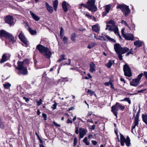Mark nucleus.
<instances>
[{
    "mask_svg": "<svg viewBox=\"0 0 147 147\" xmlns=\"http://www.w3.org/2000/svg\"><path fill=\"white\" fill-rule=\"evenodd\" d=\"M114 49L118 55L119 59L121 61L123 60L122 55L125 53L129 50L128 48H123L119 44L117 43L114 45Z\"/></svg>",
    "mask_w": 147,
    "mask_h": 147,
    "instance_id": "1",
    "label": "nucleus"
},
{
    "mask_svg": "<svg viewBox=\"0 0 147 147\" xmlns=\"http://www.w3.org/2000/svg\"><path fill=\"white\" fill-rule=\"evenodd\" d=\"M37 49L46 58L50 59L52 55V53L49 49L41 44L37 46Z\"/></svg>",
    "mask_w": 147,
    "mask_h": 147,
    "instance_id": "2",
    "label": "nucleus"
},
{
    "mask_svg": "<svg viewBox=\"0 0 147 147\" xmlns=\"http://www.w3.org/2000/svg\"><path fill=\"white\" fill-rule=\"evenodd\" d=\"M95 0H88L86 5L81 3L79 8H82V7H86L89 11L92 12L95 11H96L97 9L95 5Z\"/></svg>",
    "mask_w": 147,
    "mask_h": 147,
    "instance_id": "3",
    "label": "nucleus"
},
{
    "mask_svg": "<svg viewBox=\"0 0 147 147\" xmlns=\"http://www.w3.org/2000/svg\"><path fill=\"white\" fill-rule=\"evenodd\" d=\"M18 67L16 69L19 70L18 74L26 75L28 74V72L27 68L22 62L19 61L18 62Z\"/></svg>",
    "mask_w": 147,
    "mask_h": 147,
    "instance_id": "4",
    "label": "nucleus"
},
{
    "mask_svg": "<svg viewBox=\"0 0 147 147\" xmlns=\"http://www.w3.org/2000/svg\"><path fill=\"white\" fill-rule=\"evenodd\" d=\"M124 106H122L119 102H116L115 105L111 107V111L117 118L118 113V111L119 110L122 111L124 109Z\"/></svg>",
    "mask_w": 147,
    "mask_h": 147,
    "instance_id": "5",
    "label": "nucleus"
},
{
    "mask_svg": "<svg viewBox=\"0 0 147 147\" xmlns=\"http://www.w3.org/2000/svg\"><path fill=\"white\" fill-rule=\"evenodd\" d=\"M116 8L117 9H120L125 16H127L130 13V11L129 7L125 5H117Z\"/></svg>",
    "mask_w": 147,
    "mask_h": 147,
    "instance_id": "6",
    "label": "nucleus"
},
{
    "mask_svg": "<svg viewBox=\"0 0 147 147\" xmlns=\"http://www.w3.org/2000/svg\"><path fill=\"white\" fill-rule=\"evenodd\" d=\"M120 143L121 146H124V143L127 146L129 147L131 144L130 140L129 137L127 136L126 138L125 139L124 136L121 133H120Z\"/></svg>",
    "mask_w": 147,
    "mask_h": 147,
    "instance_id": "7",
    "label": "nucleus"
},
{
    "mask_svg": "<svg viewBox=\"0 0 147 147\" xmlns=\"http://www.w3.org/2000/svg\"><path fill=\"white\" fill-rule=\"evenodd\" d=\"M123 70L125 76L128 77H130L131 76L130 68L127 65L125 64L123 65Z\"/></svg>",
    "mask_w": 147,
    "mask_h": 147,
    "instance_id": "8",
    "label": "nucleus"
},
{
    "mask_svg": "<svg viewBox=\"0 0 147 147\" xmlns=\"http://www.w3.org/2000/svg\"><path fill=\"white\" fill-rule=\"evenodd\" d=\"M18 37L20 40L23 42L24 44L26 45H27L28 44V41L22 31H21V32L18 35Z\"/></svg>",
    "mask_w": 147,
    "mask_h": 147,
    "instance_id": "9",
    "label": "nucleus"
},
{
    "mask_svg": "<svg viewBox=\"0 0 147 147\" xmlns=\"http://www.w3.org/2000/svg\"><path fill=\"white\" fill-rule=\"evenodd\" d=\"M108 29L109 31H114L115 32H116V30L117 29V26L115 25H107L106 30Z\"/></svg>",
    "mask_w": 147,
    "mask_h": 147,
    "instance_id": "10",
    "label": "nucleus"
},
{
    "mask_svg": "<svg viewBox=\"0 0 147 147\" xmlns=\"http://www.w3.org/2000/svg\"><path fill=\"white\" fill-rule=\"evenodd\" d=\"M111 7V5L110 4H108L104 6L105 11L102 13V16H105L109 12Z\"/></svg>",
    "mask_w": 147,
    "mask_h": 147,
    "instance_id": "11",
    "label": "nucleus"
},
{
    "mask_svg": "<svg viewBox=\"0 0 147 147\" xmlns=\"http://www.w3.org/2000/svg\"><path fill=\"white\" fill-rule=\"evenodd\" d=\"M5 22L11 26L13 23V19L12 17L11 16H7L5 18Z\"/></svg>",
    "mask_w": 147,
    "mask_h": 147,
    "instance_id": "12",
    "label": "nucleus"
},
{
    "mask_svg": "<svg viewBox=\"0 0 147 147\" xmlns=\"http://www.w3.org/2000/svg\"><path fill=\"white\" fill-rule=\"evenodd\" d=\"M87 130L84 128H80L79 130L80 138H82L86 134Z\"/></svg>",
    "mask_w": 147,
    "mask_h": 147,
    "instance_id": "13",
    "label": "nucleus"
},
{
    "mask_svg": "<svg viewBox=\"0 0 147 147\" xmlns=\"http://www.w3.org/2000/svg\"><path fill=\"white\" fill-rule=\"evenodd\" d=\"M6 38L8 39L10 42L13 44L16 42V40L14 37L13 35L9 33L6 37Z\"/></svg>",
    "mask_w": 147,
    "mask_h": 147,
    "instance_id": "14",
    "label": "nucleus"
},
{
    "mask_svg": "<svg viewBox=\"0 0 147 147\" xmlns=\"http://www.w3.org/2000/svg\"><path fill=\"white\" fill-rule=\"evenodd\" d=\"M69 4L65 1H64L62 4V6L63 11L65 12H67L68 11V7Z\"/></svg>",
    "mask_w": 147,
    "mask_h": 147,
    "instance_id": "15",
    "label": "nucleus"
},
{
    "mask_svg": "<svg viewBox=\"0 0 147 147\" xmlns=\"http://www.w3.org/2000/svg\"><path fill=\"white\" fill-rule=\"evenodd\" d=\"M100 28L99 25L98 24L93 25L92 26V30L96 32H98L100 30Z\"/></svg>",
    "mask_w": 147,
    "mask_h": 147,
    "instance_id": "16",
    "label": "nucleus"
},
{
    "mask_svg": "<svg viewBox=\"0 0 147 147\" xmlns=\"http://www.w3.org/2000/svg\"><path fill=\"white\" fill-rule=\"evenodd\" d=\"M124 37L126 40H134V37L133 35L131 34H126L124 35Z\"/></svg>",
    "mask_w": 147,
    "mask_h": 147,
    "instance_id": "17",
    "label": "nucleus"
},
{
    "mask_svg": "<svg viewBox=\"0 0 147 147\" xmlns=\"http://www.w3.org/2000/svg\"><path fill=\"white\" fill-rule=\"evenodd\" d=\"M8 55L7 54H3L2 56V58L1 61H0L1 63H3L5 62L6 61L9 59L7 57Z\"/></svg>",
    "mask_w": 147,
    "mask_h": 147,
    "instance_id": "18",
    "label": "nucleus"
},
{
    "mask_svg": "<svg viewBox=\"0 0 147 147\" xmlns=\"http://www.w3.org/2000/svg\"><path fill=\"white\" fill-rule=\"evenodd\" d=\"M90 69L89 70L91 72L93 73L95 71V65L93 62H91L90 64Z\"/></svg>",
    "mask_w": 147,
    "mask_h": 147,
    "instance_id": "19",
    "label": "nucleus"
},
{
    "mask_svg": "<svg viewBox=\"0 0 147 147\" xmlns=\"http://www.w3.org/2000/svg\"><path fill=\"white\" fill-rule=\"evenodd\" d=\"M45 5L47 10L49 12L52 13L53 11V7L50 5L47 2L45 3Z\"/></svg>",
    "mask_w": 147,
    "mask_h": 147,
    "instance_id": "20",
    "label": "nucleus"
},
{
    "mask_svg": "<svg viewBox=\"0 0 147 147\" xmlns=\"http://www.w3.org/2000/svg\"><path fill=\"white\" fill-rule=\"evenodd\" d=\"M139 82L136 79L133 80L131 82L130 84L131 86H136L138 85Z\"/></svg>",
    "mask_w": 147,
    "mask_h": 147,
    "instance_id": "21",
    "label": "nucleus"
},
{
    "mask_svg": "<svg viewBox=\"0 0 147 147\" xmlns=\"http://www.w3.org/2000/svg\"><path fill=\"white\" fill-rule=\"evenodd\" d=\"M9 33L7 32L4 30H2L0 32V35L1 36L4 37L5 38L7 37Z\"/></svg>",
    "mask_w": 147,
    "mask_h": 147,
    "instance_id": "22",
    "label": "nucleus"
},
{
    "mask_svg": "<svg viewBox=\"0 0 147 147\" xmlns=\"http://www.w3.org/2000/svg\"><path fill=\"white\" fill-rule=\"evenodd\" d=\"M30 14L32 16L34 20L38 21L40 20V18L32 11H30Z\"/></svg>",
    "mask_w": 147,
    "mask_h": 147,
    "instance_id": "23",
    "label": "nucleus"
},
{
    "mask_svg": "<svg viewBox=\"0 0 147 147\" xmlns=\"http://www.w3.org/2000/svg\"><path fill=\"white\" fill-rule=\"evenodd\" d=\"M134 45L137 47H139L142 46V42L140 40L136 41L134 42Z\"/></svg>",
    "mask_w": 147,
    "mask_h": 147,
    "instance_id": "24",
    "label": "nucleus"
},
{
    "mask_svg": "<svg viewBox=\"0 0 147 147\" xmlns=\"http://www.w3.org/2000/svg\"><path fill=\"white\" fill-rule=\"evenodd\" d=\"M58 4V1L57 0H55L53 1V4L54 10L56 11Z\"/></svg>",
    "mask_w": 147,
    "mask_h": 147,
    "instance_id": "25",
    "label": "nucleus"
},
{
    "mask_svg": "<svg viewBox=\"0 0 147 147\" xmlns=\"http://www.w3.org/2000/svg\"><path fill=\"white\" fill-rule=\"evenodd\" d=\"M139 119H138L137 118L135 119L134 120V125L132 127V129H134L135 128L136 126H138V125Z\"/></svg>",
    "mask_w": 147,
    "mask_h": 147,
    "instance_id": "26",
    "label": "nucleus"
},
{
    "mask_svg": "<svg viewBox=\"0 0 147 147\" xmlns=\"http://www.w3.org/2000/svg\"><path fill=\"white\" fill-rule=\"evenodd\" d=\"M28 30L30 33L32 35H35L36 34L37 32L36 30L32 29L30 28H28Z\"/></svg>",
    "mask_w": 147,
    "mask_h": 147,
    "instance_id": "27",
    "label": "nucleus"
},
{
    "mask_svg": "<svg viewBox=\"0 0 147 147\" xmlns=\"http://www.w3.org/2000/svg\"><path fill=\"white\" fill-rule=\"evenodd\" d=\"M142 118L143 121L147 125V115L143 114L142 115Z\"/></svg>",
    "mask_w": 147,
    "mask_h": 147,
    "instance_id": "28",
    "label": "nucleus"
},
{
    "mask_svg": "<svg viewBox=\"0 0 147 147\" xmlns=\"http://www.w3.org/2000/svg\"><path fill=\"white\" fill-rule=\"evenodd\" d=\"M76 36L75 33H74L71 34V39L72 41L75 42L76 40Z\"/></svg>",
    "mask_w": 147,
    "mask_h": 147,
    "instance_id": "29",
    "label": "nucleus"
},
{
    "mask_svg": "<svg viewBox=\"0 0 147 147\" xmlns=\"http://www.w3.org/2000/svg\"><path fill=\"white\" fill-rule=\"evenodd\" d=\"M96 45V44L95 42H92L89 43L88 45V48L89 49H91L94 47Z\"/></svg>",
    "mask_w": 147,
    "mask_h": 147,
    "instance_id": "30",
    "label": "nucleus"
},
{
    "mask_svg": "<svg viewBox=\"0 0 147 147\" xmlns=\"http://www.w3.org/2000/svg\"><path fill=\"white\" fill-rule=\"evenodd\" d=\"M83 142L87 146H89L90 144V143L88 141V138L86 137H85L84 138L83 140Z\"/></svg>",
    "mask_w": 147,
    "mask_h": 147,
    "instance_id": "31",
    "label": "nucleus"
},
{
    "mask_svg": "<svg viewBox=\"0 0 147 147\" xmlns=\"http://www.w3.org/2000/svg\"><path fill=\"white\" fill-rule=\"evenodd\" d=\"M3 86L5 88L8 89L10 88L11 86V84L8 82L3 84Z\"/></svg>",
    "mask_w": 147,
    "mask_h": 147,
    "instance_id": "32",
    "label": "nucleus"
},
{
    "mask_svg": "<svg viewBox=\"0 0 147 147\" xmlns=\"http://www.w3.org/2000/svg\"><path fill=\"white\" fill-rule=\"evenodd\" d=\"M114 61H109L108 63L106 65V66L109 68H110L112 66L113 63H114Z\"/></svg>",
    "mask_w": 147,
    "mask_h": 147,
    "instance_id": "33",
    "label": "nucleus"
},
{
    "mask_svg": "<svg viewBox=\"0 0 147 147\" xmlns=\"http://www.w3.org/2000/svg\"><path fill=\"white\" fill-rule=\"evenodd\" d=\"M22 62L26 66L29 64V60L28 59H26L22 61Z\"/></svg>",
    "mask_w": 147,
    "mask_h": 147,
    "instance_id": "34",
    "label": "nucleus"
},
{
    "mask_svg": "<svg viewBox=\"0 0 147 147\" xmlns=\"http://www.w3.org/2000/svg\"><path fill=\"white\" fill-rule=\"evenodd\" d=\"M105 36L106 38L109 40L111 41H112L114 42H116V41L115 40L112 39L109 37V36L107 35H105Z\"/></svg>",
    "mask_w": 147,
    "mask_h": 147,
    "instance_id": "35",
    "label": "nucleus"
},
{
    "mask_svg": "<svg viewBox=\"0 0 147 147\" xmlns=\"http://www.w3.org/2000/svg\"><path fill=\"white\" fill-rule=\"evenodd\" d=\"M60 36H61V38H62L63 37L64 34H63V29L62 27L61 28V30L60 33Z\"/></svg>",
    "mask_w": 147,
    "mask_h": 147,
    "instance_id": "36",
    "label": "nucleus"
},
{
    "mask_svg": "<svg viewBox=\"0 0 147 147\" xmlns=\"http://www.w3.org/2000/svg\"><path fill=\"white\" fill-rule=\"evenodd\" d=\"M142 76L143 74L142 73L140 74L138 76L137 78H136V79L137 80H138V81L139 82L140 80L141 79Z\"/></svg>",
    "mask_w": 147,
    "mask_h": 147,
    "instance_id": "37",
    "label": "nucleus"
},
{
    "mask_svg": "<svg viewBox=\"0 0 147 147\" xmlns=\"http://www.w3.org/2000/svg\"><path fill=\"white\" fill-rule=\"evenodd\" d=\"M107 24H111L112 25H115V22L113 20H110L107 22Z\"/></svg>",
    "mask_w": 147,
    "mask_h": 147,
    "instance_id": "38",
    "label": "nucleus"
},
{
    "mask_svg": "<svg viewBox=\"0 0 147 147\" xmlns=\"http://www.w3.org/2000/svg\"><path fill=\"white\" fill-rule=\"evenodd\" d=\"M94 115V114H93V112L91 111H89L88 112V113L87 114V116L86 117V118H88V117L91 115Z\"/></svg>",
    "mask_w": 147,
    "mask_h": 147,
    "instance_id": "39",
    "label": "nucleus"
},
{
    "mask_svg": "<svg viewBox=\"0 0 147 147\" xmlns=\"http://www.w3.org/2000/svg\"><path fill=\"white\" fill-rule=\"evenodd\" d=\"M4 127V125L1 120L0 118V128H3Z\"/></svg>",
    "mask_w": 147,
    "mask_h": 147,
    "instance_id": "40",
    "label": "nucleus"
},
{
    "mask_svg": "<svg viewBox=\"0 0 147 147\" xmlns=\"http://www.w3.org/2000/svg\"><path fill=\"white\" fill-rule=\"evenodd\" d=\"M112 82H113V81L112 80H110L108 82H105V86H109V85H110L111 84Z\"/></svg>",
    "mask_w": 147,
    "mask_h": 147,
    "instance_id": "41",
    "label": "nucleus"
},
{
    "mask_svg": "<svg viewBox=\"0 0 147 147\" xmlns=\"http://www.w3.org/2000/svg\"><path fill=\"white\" fill-rule=\"evenodd\" d=\"M57 105V103L56 102H55L54 104L51 107V108L53 109V110H54L56 109Z\"/></svg>",
    "mask_w": 147,
    "mask_h": 147,
    "instance_id": "42",
    "label": "nucleus"
},
{
    "mask_svg": "<svg viewBox=\"0 0 147 147\" xmlns=\"http://www.w3.org/2000/svg\"><path fill=\"white\" fill-rule=\"evenodd\" d=\"M42 102H43V101L42 100V99L41 98L40 99H39V101H36V102L37 103V105L38 106H40L42 103Z\"/></svg>",
    "mask_w": 147,
    "mask_h": 147,
    "instance_id": "43",
    "label": "nucleus"
},
{
    "mask_svg": "<svg viewBox=\"0 0 147 147\" xmlns=\"http://www.w3.org/2000/svg\"><path fill=\"white\" fill-rule=\"evenodd\" d=\"M63 40L65 44H66L68 42L67 38L66 37H64L63 38Z\"/></svg>",
    "mask_w": 147,
    "mask_h": 147,
    "instance_id": "44",
    "label": "nucleus"
},
{
    "mask_svg": "<svg viewBox=\"0 0 147 147\" xmlns=\"http://www.w3.org/2000/svg\"><path fill=\"white\" fill-rule=\"evenodd\" d=\"M121 23L124 24L128 28H129L127 24L125 21L124 20H122L121 21Z\"/></svg>",
    "mask_w": 147,
    "mask_h": 147,
    "instance_id": "45",
    "label": "nucleus"
},
{
    "mask_svg": "<svg viewBox=\"0 0 147 147\" xmlns=\"http://www.w3.org/2000/svg\"><path fill=\"white\" fill-rule=\"evenodd\" d=\"M85 16H87L89 19H92V16L90 15L88 13H86L85 14Z\"/></svg>",
    "mask_w": 147,
    "mask_h": 147,
    "instance_id": "46",
    "label": "nucleus"
},
{
    "mask_svg": "<svg viewBox=\"0 0 147 147\" xmlns=\"http://www.w3.org/2000/svg\"><path fill=\"white\" fill-rule=\"evenodd\" d=\"M130 54H133V51L132 49H131L130 50V51L129 52H128L126 54V56H128Z\"/></svg>",
    "mask_w": 147,
    "mask_h": 147,
    "instance_id": "47",
    "label": "nucleus"
},
{
    "mask_svg": "<svg viewBox=\"0 0 147 147\" xmlns=\"http://www.w3.org/2000/svg\"><path fill=\"white\" fill-rule=\"evenodd\" d=\"M87 92L90 93V95H92L94 94V92L88 89Z\"/></svg>",
    "mask_w": 147,
    "mask_h": 147,
    "instance_id": "48",
    "label": "nucleus"
},
{
    "mask_svg": "<svg viewBox=\"0 0 147 147\" xmlns=\"http://www.w3.org/2000/svg\"><path fill=\"white\" fill-rule=\"evenodd\" d=\"M77 139L76 137H75L74 139V145L75 146L77 144Z\"/></svg>",
    "mask_w": 147,
    "mask_h": 147,
    "instance_id": "49",
    "label": "nucleus"
},
{
    "mask_svg": "<svg viewBox=\"0 0 147 147\" xmlns=\"http://www.w3.org/2000/svg\"><path fill=\"white\" fill-rule=\"evenodd\" d=\"M123 100H126L127 101V102L129 103V104L131 103L130 100L129 98H125L124 99L121 100V101Z\"/></svg>",
    "mask_w": 147,
    "mask_h": 147,
    "instance_id": "50",
    "label": "nucleus"
},
{
    "mask_svg": "<svg viewBox=\"0 0 147 147\" xmlns=\"http://www.w3.org/2000/svg\"><path fill=\"white\" fill-rule=\"evenodd\" d=\"M73 123L72 121L70 120L69 118H68L67 121H66V123L67 124L69 123Z\"/></svg>",
    "mask_w": 147,
    "mask_h": 147,
    "instance_id": "51",
    "label": "nucleus"
},
{
    "mask_svg": "<svg viewBox=\"0 0 147 147\" xmlns=\"http://www.w3.org/2000/svg\"><path fill=\"white\" fill-rule=\"evenodd\" d=\"M65 55L64 54H62L60 57L61 59L63 60L65 59L66 58H65Z\"/></svg>",
    "mask_w": 147,
    "mask_h": 147,
    "instance_id": "52",
    "label": "nucleus"
},
{
    "mask_svg": "<svg viewBox=\"0 0 147 147\" xmlns=\"http://www.w3.org/2000/svg\"><path fill=\"white\" fill-rule=\"evenodd\" d=\"M23 98L25 100V101L27 102H28L29 101V98H26L25 97H23Z\"/></svg>",
    "mask_w": 147,
    "mask_h": 147,
    "instance_id": "53",
    "label": "nucleus"
},
{
    "mask_svg": "<svg viewBox=\"0 0 147 147\" xmlns=\"http://www.w3.org/2000/svg\"><path fill=\"white\" fill-rule=\"evenodd\" d=\"M91 142H92V143L94 145H96L97 144V142L96 141L92 140Z\"/></svg>",
    "mask_w": 147,
    "mask_h": 147,
    "instance_id": "54",
    "label": "nucleus"
},
{
    "mask_svg": "<svg viewBox=\"0 0 147 147\" xmlns=\"http://www.w3.org/2000/svg\"><path fill=\"white\" fill-rule=\"evenodd\" d=\"M124 28H123L122 29L121 31V33L122 35L123 36V37L125 35H126V34H124Z\"/></svg>",
    "mask_w": 147,
    "mask_h": 147,
    "instance_id": "55",
    "label": "nucleus"
},
{
    "mask_svg": "<svg viewBox=\"0 0 147 147\" xmlns=\"http://www.w3.org/2000/svg\"><path fill=\"white\" fill-rule=\"evenodd\" d=\"M53 123L56 126L58 127H60V124H58L55 121H54L53 122Z\"/></svg>",
    "mask_w": 147,
    "mask_h": 147,
    "instance_id": "56",
    "label": "nucleus"
},
{
    "mask_svg": "<svg viewBox=\"0 0 147 147\" xmlns=\"http://www.w3.org/2000/svg\"><path fill=\"white\" fill-rule=\"evenodd\" d=\"M76 130L75 131V133L77 134H78L79 133L78 127H76L75 128Z\"/></svg>",
    "mask_w": 147,
    "mask_h": 147,
    "instance_id": "57",
    "label": "nucleus"
},
{
    "mask_svg": "<svg viewBox=\"0 0 147 147\" xmlns=\"http://www.w3.org/2000/svg\"><path fill=\"white\" fill-rule=\"evenodd\" d=\"M88 138L89 139H92L94 138V136L91 135V134H89L88 136Z\"/></svg>",
    "mask_w": 147,
    "mask_h": 147,
    "instance_id": "58",
    "label": "nucleus"
},
{
    "mask_svg": "<svg viewBox=\"0 0 147 147\" xmlns=\"http://www.w3.org/2000/svg\"><path fill=\"white\" fill-rule=\"evenodd\" d=\"M68 63H65V64L64 63V65H70L71 63V60L70 59H68Z\"/></svg>",
    "mask_w": 147,
    "mask_h": 147,
    "instance_id": "59",
    "label": "nucleus"
},
{
    "mask_svg": "<svg viewBox=\"0 0 147 147\" xmlns=\"http://www.w3.org/2000/svg\"><path fill=\"white\" fill-rule=\"evenodd\" d=\"M87 122H90L92 123H93V121L91 119H87Z\"/></svg>",
    "mask_w": 147,
    "mask_h": 147,
    "instance_id": "60",
    "label": "nucleus"
},
{
    "mask_svg": "<svg viewBox=\"0 0 147 147\" xmlns=\"http://www.w3.org/2000/svg\"><path fill=\"white\" fill-rule=\"evenodd\" d=\"M146 90V89H142L140 90H138V93H142L144 91Z\"/></svg>",
    "mask_w": 147,
    "mask_h": 147,
    "instance_id": "61",
    "label": "nucleus"
},
{
    "mask_svg": "<svg viewBox=\"0 0 147 147\" xmlns=\"http://www.w3.org/2000/svg\"><path fill=\"white\" fill-rule=\"evenodd\" d=\"M91 130H94L95 129V125H93L91 126Z\"/></svg>",
    "mask_w": 147,
    "mask_h": 147,
    "instance_id": "62",
    "label": "nucleus"
},
{
    "mask_svg": "<svg viewBox=\"0 0 147 147\" xmlns=\"http://www.w3.org/2000/svg\"><path fill=\"white\" fill-rule=\"evenodd\" d=\"M42 116L44 118H47V116L44 113H42Z\"/></svg>",
    "mask_w": 147,
    "mask_h": 147,
    "instance_id": "63",
    "label": "nucleus"
},
{
    "mask_svg": "<svg viewBox=\"0 0 147 147\" xmlns=\"http://www.w3.org/2000/svg\"><path fill=\"white\" fill-rule=\"evenodd\" d=\"M40 111L38 109L37 110V114L38 115H40Z\"/></svg>",
    "mask_w": 147,
    "mask_h": 147,
    "instance_id": "64",
    "label": "nucleus"
}]
</instances>
